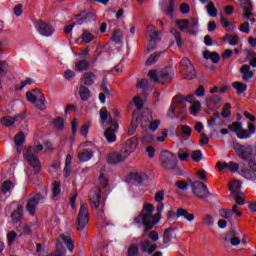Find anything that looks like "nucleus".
<instances>
[{
	"mask_svg": "<svg viewBox=\"0 0 256 256\" xmlns=\"http://www.w3.org/2000/svg\"><path fill=\"white\" fill-rule=\"evenodd\" d=\"M164 208L165 204L158 202L156 206L157 213L153 215L155 206L151 203L144 204L141 212L133 218L135 225H143L144 227L142 237H147V233H149L151 229H154L159 221H161V213H163Z\"/></svg>",
	"mask_w": 256,
	"mask_h": 256,
	"instance_id": "1",
	"label": "nucleus"
},
{
	"mask_svg": "<svg viewBox=\"0 0 256 256\" xmlns=\"http://www.w3.org/2000/svg\"><path fill=\"white\" fill-rule=\"evenodd\" d=\"M100 123H102V125H104V123L109 125V127L104 131V137L107 143H115V141H117L116 133L119 131V122H117V120H113L111 113H109L105 107L100 110Z\"/></svg>",
	"mask_w": 256,
	"mask_h": 256,
	"instance_id": "2",
	"label": "nucleus"
},
{
	"mask_svg": "<svg viewBox=\"0 0 256 256\" xmlns=\"http://www.w3.org/2000/svg\"><path fill=\"white\" fill-rule=\"evenodd\" d=\"M39 151H43V145L38 144L36 146H30L27 148L26 153L24 154V159H26L28 165L32 167L34 175H39L41 173V160H39Z\"/></svg>",
	"mask_w": 256,
	"mask_h": 256,
	"instance_id": "3",
	"label": "nucleus"
},
{
	"mask_svg": "<svg viewBox=\"0 0 256 256\" xmlns=\"http://www.w3.org/2000/svg\"><path fill=\"white\" fill-rule=\"evenodd\" d=\"M229 131L236 133L238 139H251L252 135H255L256 128L253 123H248V130L243 129V124L241 122H233L228 125Z\"/></svg>",
	"mask_w": 256,
	"mask_h": 256,
	"instance_id": "4",
	"label": "nucleus"
},
{
	"mask_svg": "<svg viewBox=\"0 0 256 256\" xmlns=\"http://www.w3.org/2000/svg\"><path fill=\"white\" fill-rule=\"evenodd\" d=\"M175 111L178 115H183L187 111V104L185 103V97L176 95L172 104L170 105L167 115L170 119H175Z\"/></svg>",
	"mask_w": 256,
	"mask_h": 256,
	"instance_id": "5",
	"label": "nucleus"
},
{
	"mask_svg": "<svg viewBox=\"0 0 256 256\" xmlns=\"http://www.w3.org/2000/svg\"><path fill=\"white\" fill-rule=\"evenodd\" d=\"M160 164L167 171H175L177 169V156L168 150H164L160 154Z\"/></svg>",
	"mask_w": 256,
	"mask_h": 256,
	"instance_id": "6",
	"label": "nucleus"
},
{
	"mask_svg": "<svg viewBox=\"0 0 256 256\" xmlns=\"http://www.w3.org/2000/svg\"><path fill=\"white\" fill-rule=\"evenodd\" d=\"M180 67L183 79H186L187 81H192V79H195V77H197L195 67L193 66L189 58H182V60L180 61Z\"/></svg>",
	"mask_w": 256,
	"mask_h": 256,
	"instance_id": "7",
	"label": "nucleus"
},
{
	"mask_svg": "<svg viewBox=\"0 0 256 256\" xmlns=\"http://www.w3.org/2000/svg\"><path fill=\"white\" fill-rule=\"evenodd\" d=\"M89 224V209L84 203L80 204V209L76 219V229L77 231H83Z\"/></svg>",
	"mask_w": 256,
	"mask_h": 256,
	"instance_id": "8",
	"label": "nucleus"
},
{
	"mask_svg": "<svg viewBox=\"0 0 256 256\" xmlns=\"http://www.w3.org/2000/svg\"><path fill=\"white\" fill-rule=\"evenodd\" d=\"M191 187L192 193L197 199H207L208 197H213V194L209 192V188L201 181L192 182Z\"/></svg>",
	"mask_w": 256,
	"mask_h": 256,
	"instance_id": "9",
	"label": "nucleus"
},
{
	"mask_svg": "<svg viewBox=\"0 0 256 256\" xmlns=\"http://www.w3.org/2000/svg\"><path fill=\"white\" fill-rule=\"evenodd\" d=\"M234 151L236 152V155L244 161L250 160L252 157H255V155H253V146L251 145H243L237 143L234 146Z\"/></svg>",
	"mask_w": 256,
	"mask_h": 256,
	"instance_id": "10",
	"label": "nucleus"
},
{
	"mask_svg": "<svg viewBox=\"0 0 256 256\" xmlns=\"http://www.w3.org/2000/svg\"><path fill=\"white\" fill-rule=\"evenodd\" d=\"M88 199L94 209H99L101 207V187L92 188L88 194Z\"/></svg>",
	"mask_w": 256,
	"mask_h": 256,
	"instance_id": "11",
	"label": "nucleus"
},
{
	"mask_svg": "<svg viewBox=\"0 0 256 256\" xmlns=\"http://www.w3.org/2000/svg\"><path fill=\"white\" fill-rule=\"evenodd\" d=\"M137 145H139V138L134 136L128 139L120 149L122 153L129 157V155H131V153L137 149Z\"/></svg>",
	"mask_w": 256,
	"mask_h": 256,
	"instance_id": "12",
	"label": "nucleus"
},
{
	"mask_svg": "<svg viewBox=\"0 0 256 256\" xmlns=\"http://www.w3.org/2000/svg\"><path fill=\"white\" fill-rule=\"evenodd\" d=\"M127 155L123 153L120 149L119 152H112L107 156V163L109 165H119V163H123L127 159Z\"/></svg>",
	"mask_w": 256,
	"mask_h": 256,
	"instance_id": "13",
	"label": "nucleus"
},
{
	"mask_svg": "<svg viewBox=\"0 0 256 256\" xmlns=\"http://www.w3.org/2000/svg\"><path fill=\"white\" fill-rule=\"evenodd\" d=\"M41 193L35 194L32 198H30L26 204V209L28 212H30V215H35L37 211V205H39V202L42 199Z\"/></svg>",
	"mask_w": 256,
	"mask_h": 256,
	"instance_id": "14",
	"label": "nucleus"
},
{
	"mask_svg": "<svg viewBox=\"0 0 256 256\" xmlns=\"http://www.w3.org/2000/svg\"><path fill=\"white\" fill-rule=\"evenodd\" d=\"M38 33L42 35L43 37H51L55 30H53V27L47 22H44L43 20L38 21V28H37Z\"/></svg>",
	"mask_w": 256,
	"mask_h": 256,
	"instance_id": "15",
	"label": "nucleus"
},
{
	"mask_svg": "<svg viewBox=\"0 0 256 256\" xmlns=\"http://www.w3.org/2000/svg\"><path fill=\"white\" fill-rule=\"evenodd\" d=\"M64 245H66L67 249L70 251V253H73V249H75V244L73 243V239H71L69 236L62 234L60 236V240L56 241V248L61 249L63 247L62 242Z\"/></svg>",
	"mask_w": 256,
	"mask_h": 256,
	"instance_id": "16",
	"label": "nucleus"
},
{
	"mask_svg": "<svg viewBox=\"0 0 256 256\" xmlns=\"http://www.w3.org/2000/svg\"><path fill=\"white\" fill-rule=\"evenodd\" d=\"M140 251L142 255H153L155 251H157V244H151V241L149 240H142L140 242Z\"/></svg>",
	"mask_w": 256,
	"mask_h": 256,
	"instance_id": "17",
	"label": "nucleus"
},
{
	"mask_svg": "<svg viewBox=\"0 0 256 256\" xmlns=\"http://www.w3.org/2000/svg\"><path fill=\"white\" fill-rule=\"evenodd\" d=\"M173 75H175V72L171 67L162 68L159 73L160 83H167V81H172Z\"/></svg>",
	"mask_w": 256,
	"mask_h": 256,
	"instance_id": "18",
	"label": "nucleus"
},
{
	"mask_svg": "<svg viewBox=\"0 0 256 256\" xmlns=\"http://www.w3.org/2000/svg\"><path fill=\"white\" fill-rule=\"evenodd\" d=\"M23 119H25V114H19L14 117H4L1 119V123L4 127H11L15 125V121H23Z\"/></svg>",
	"mask_w": 256,
	"mask_h": 256,
	"instance_id": "19",
	"label": "nucleus"
},
{
	"mask_svg": "<svg viewBox=\"0 0 256 256\" xmlns=\"http://www.w3.org/2000/svg\"><path fill=\"white\" fill-rule=\"evenodd\" d=\"M10 217L14 225L16 223H21L23 219V206L22 205L17 206V209L11 213Z\"/></svg>",
	"mask_w": 256,
	"mask_h": 256,
	"instance_id": "20",
	"label": "nucleus"
},
{
	"mask_svg": "<svg viewBox=\"0 0 256 256\" xmlns=\"http://www.w3.org/2000/svg\"><path fill=\"white\" fill-rule=\"evenodd\" d=\"M32 93H38V98L36 99V103L34 104L37 109L40 111H44L45 109V95L40 93L39 89L32 90Z\"/></svg>",
	"mask_w": 256,
	"mask_h": 256,
	"instance_id": "21",
	"label": "nucleus"
},
{
	"mask_svg": "<svg viewBox=\"0 0 256 256\" xmlns=\"http://www.w3.org/2000/svg\"><path fill=\"white\" fill-rule=\"evenodd\" d=\"M82 79L83 84L86 85V87H91V85L95 84V79H97V76L93 72H85Z\"/></svg>",
	"mask_w": 256,
	"mask_h": 256,
	"instance_id": "22",
	"label": "nucleus"
},
{
	"mask_svg": "<svg viewBox=\"0 0 256 256\" xmlns=\"http://www.w3.org/2000/svg\"><path fill=\"white\" fill-rule=\"evenodd\" d=\"M76 19H79L80 23H87L92 21V19H95V14L93 12H87L84 10L76 16Z\"/></svg>",
	"mask_w": 256,
	"mask_h": 256,
	"instance_id": "23",
	"label": "nucleus"
},
{
	"mask_svg": "<svg viewBox=\"0 0 256 256\" xmlns=\"http://www.w3.org/2000/svg\"><path fill=\"white\" fill-rule=\"evenodd\" d=\"M78 159L81 163L90 161V159H93V150L84 149L83 151L78 153Z\"/></svg>",
	"mask_w": 256,
	"mask_h": 256,
	"instance_id": "24",
	"label": "nucleus"
},
{
	"mask_svg": "<svg viewBox=\"0 0 256 256\" xmlns=\"http://www.w3.org/2000/svg\"><path fill=\"white\" fill-rule=\"evenodd\" d=\"M203 57L206 60L211 59L212 63L217 64L219 61H221V56L217 52H211L209 50H206L203 52Z\"/></svg>",
	"mask_w": 256,
	"mask_h": 256,
	"instance_id": "25",
	"label": "nucleus"
},
{
	"mask_svg": "<svg viewBox=\"0 0 256 256\" xmlns=\"http://www.w3.org/2000/svg\"><path fill=\"white\" fill-rule=\"evenodd\" d=\"M11 70V66L5 60H0V89H3V84L1 83V77H5L7 73Z\"/></svg>",
	"mask_w": 256,
	"mask_h": 256,
	"instance_id": "26",
	"label": "nucleus"
},
{
	"mask_svg": "<svg viewBox=\"0 0 256 256\" xmlns=\"http://www.w3.org/2000/svg\"><path fill=\"white\" fill-rule=\"evenodd\" d=\"M176 217L177 218L184 217V219H186V221H194L195 214L189 213V211H187L186 209L177 208V210H176Z\"/></svg>",
	"mask_w": 256,
	"mask_h": 256,
	"instance_id": "27",
	"label": "nucleus"
},
{
	"mask_svg": "<svg viewBox=\"0 0 256 256\" xmlns=\"http://www.w3.org/2000/svg\"><path fill=\"white\" fill-rule=\"evenodd\" d=\"M91 67V62L87 61L86 59L80 60L75 63L76 71H89Z\"/></svg>",
	"mask_w": 256,
	"mask_h": 256,
	"instance_id": "28",
	"label": "nucleus"
},
{
	"mask_svg": "<svg viewBox=\"0 0 256 256\" xmlns=\"http://www.w3.org/2000/svg\"><path fill=\"white\" fill-rule=\"evenodd\" d=\"M79 96L82 101H89L91 99V90L87 86H80Z\"/></svg>",
	"mask_w": 256,
	"mask_h": 256,
	"instance_id": "29",
	"label": "nucleus"
},
{
	"mask_svg": "<svg viewBox=\"0 0 256 256\" xmlns=\"http://www.w3.org/2000/svg\"><path fill=\"white\" fill-rule=\"evenodd\" d=\"M170 33L175 38L177 47L181 49V47H183V39L181 38V32L175 28H171Z\"/></svg>",
	"mask_w": 256,
	"mask_h": 256,
	"instance_id": "30",
	"label": "nucleus"
},
{
	"mask_svg": "<svg viewBox=\"0 0 256 256\" xmlns=\"http://www.w3.org/2000/svg\"><path fill=\"white\" fill-rule=\"evenodd\" d=\"M14 143L17 147V149H19V147L23 146V143H25V133L23 131H19L15 137H14Z\"/></svg>",
	"mask_w": 256,
	"mask_h": 256,
	"instance_id": "31",
	"label": "nucleus"
},
{
	"mask_svg": "<svg viewBox=\"0 0 256 256\" xmlns=\"http://www.w3.org/2000/svg\"><path fill=\"white\" fill-rule=\"evenodd\" d=\"M229 191H231V195H238L241 193V183L239 181H233L229 184Z\"/></svg>",
	"mask_w": 256,
	"mask_h": 256,
	"instance_id": "32",
	"label": "nucleus"
},
{
	"mask_svg": "<svg viewBox=\"0 0 256 256\" xmlns=\"http://www.w3.org/2000/svg\"><path fill=\"white\" fill-rule=\"evenodd\" d=\"M233 89H236L237 95H241L242 93H245L247 91V84L242 83V82H234L232 83Z\"/></svg>",
	"mask_w": 256,
	"mask_h": 256,
	"instance_id": "33",
	"label": "nucleus"
},
{
	"mask_svg": "<svg viewBox=\"0 0 256 256\" xmlns=\"http://www.w3.org/2000/svg\"><path fill=\"white\" fill-rule=\"evenodd\" d=\"M111 40L117 45H120V43H123V32L120 29L115 30L112 34Z\"/></svg>",
	"mask_w": 256,
	"mask_h": 256,
	"instance_id": "34",
	"label": "nucleus"
},
{
	"mask_svg": "<svg viewBox=\"0 0 256 256\" xmlns=\"http://www.w3.org/2000/svg\"><path fill=\"white\" fill-rule=\"evenodd\" d=\"M161 55H163V52H155L153 54H151L148 59L146 60V65L150 66V65H155V63H157V61H159V57H161Z\"/></svg>",
	"mask_w": 256,
	"mask_h": 256,
	"instance_id": "35",
	"label": "nucleus"
},
{
	"mask_svg": "<svg viewBox=\"0 0 256 256\" xmlns=\"http://www.w3.org/2000/svg\"><path fill=\"white\" fill-rule=\"evenodd\" d=\"M81 39L83 43L87 45V43H91V41L95 39V36L93 35V33L89 32V30H83Z\"/></svg>",
	"mask_w": 256,
	"mask_h": 256,
	"instance_id": "36",
	"label": "nucleus"
},
{
	"mask_svg": "<svg viewBox=\"0 0 256 256\" xmlns=\"http://www.w3.org/2000/svg\"><path fill=\"white\" fill-rule=\"evenodd\" d=\"M173 231H175V228H173V227H169L164 230L163 243L165 245H167V243H170L171 239H173V236L171 235V233H173Z\"/></svg>",
	"mask_w": 256,
	"mask_h": 256,
	"instance_id": "37",
	"label": "nucleus"
},
{
	"mask_svg": "<svg viewBox=\"0 0 256 256\" xmlns=\"http://www.w3.org/2000/svg\"><path fill=\"white\" fill-rule=\"evenodd\" d=\"M241 173L245 179H248L250 181H255L256 179V171L255 170H249V169H242Z\"/></svg>",
	"mask_w": 256,
	"mask_h": 256,
	"instance_id": "38",
	"label": "nucleus"
},
{
	"mask_svg": "<svg viewBox=\"0 0 256 256\" xmlns=\"http://www.w3.org/2000/svg\"><path fill=\"white\" fill-rule=\"evenodd\" d=\"M175 24L180 31H187L189 29L190 22L187 19H181L176 20Z\"/></svg>",
	"mask_w": 256,
	"mask_h": 256,
	"instance_id": "39",
	"label": "nucleus"
},
{
	"mask_svg": "<svg viewBox=\"0 0 256 256\" xmlns=\"http://www.w3.org/2000/svg\"><path fill=\"white\" fill-rule=\"evenodd\" d=\"M218 103H221V96L219 95H213L206 99V104L208 107H211L212 105H218Z\"/></svg>",
	"mask_w": 256,
	"mask_h": 256,
	"instance_id": "40",
	"label": "nucleus"
},
{
	"mask_svg": "<svg viewBox=\"0 0 256 256\" xmlns=\"http://www.w3.org/2000/svg\"><path fill=\"white\" fill-rule=\"evenodd\" d=\"M139 127V122L137 119L135 120V114H133V120L130 123V127L128 128V135H134Z\"/></svg>",
	"mask_w": 256,
	"mask_h": 256,
	"instance_id": "41",
	"label": "nucleus"
},
{
	"mask_svg": "<svg viewBox=\"0 0 256 256\" xmlns=\"http://www.w3.org/2000/svg\"><path fill=\"white\" fill-rule=\"evenodd\" d=\"M208 15L210 17H217V8L215 7V3L213 1H210L206 7Z\"/></svg>",
	"mask_w": 256,
	"mask_h": 256,
	"instance_id": "42",
	"label": "nucleus"
},
{
	"mask_svg": "<svg viewBox=\"0 0 256 256\" xmlns=\"http://www.w3.org/2000/svg\"><path fill=\"white\" fill-rule=\"evenodd\" d=\"M11 187H13V182L11 180L4 181L1 186V191L3 195H7V193L11 191Z\"/></svg>",
	"mask_w": 256,
	"mask_h": 256,
	"instance_id": "43",
	"label": "nucleus"
},
{
	"mask_svg": "<svg viewBox=\"0 0 256 256\" xmlns=\"http://www.w3.org/2000/svg\"><path fill=\"white\" fill-rule=\"evenodd\" d=\"M53 125L57 131H63V127H65V120H63L61 117H58L54 120Z\"/></svg>",
	"mask_w": 256,
	"mask_h": 256,
	"instance_id": "44",
	"label": "nucleus"
},
{
	"mask_svg": "<svg viewBox=\"0 0 256 256\" xmlns=\"http://www.w3.org/2000/svg\"><path fill=\"white\" fill-rule=\"evenodd\" d=\"M221 116H222L224 119H227L228 117H231V103H226V104L222 107Z\"/></svg>",
	"mask_w": 256,
	"mask_h": 256,
	"instance_id": "45",
	"label": "nucleus"
},
{
	"mask_svg": "<svg viewBox=\"0 0 256 256\" xmlns=\"http://www.w3.org/2000/svg\"><path fill=\"white\" fill-rule=\"evenodd\" d=\"M219 117H221V114H219V112H215L210 117V119L207 120L208 127H215V125H217V119H219Z\"/></svg>",
	"mask_w": 256,
	"mask_h": 256,
	"instance_id": "46",
	"label": "nucleus"
},
{
	"mask_svg": "<svg viewBox=\"0 0 256 256\" xmlns=\"http://www.w3.org/2000/svg\"><path fill=\"white\" fill-rule=\"evenodd\" d=\"M98 183L99 187H102L103 189H107V187H109V181L105 178V174H103V172L99 175Z\"/></svg>",
	"mask_w": 256,
	"mask_h": 256,
	"instance_id": "47",
	"label": "nucleus"
},
{
	"mask_svg": "<svg viewBox=\"0 0 256 256\" xmlns=\"http://www.w3.org/2000/svg\"><path fill=\"white\" fill-rule=\"evenodd\" d=\"M127 256H139V245H131L127 250Z\"/></svg>",
	"mask_w": 256,
	"mask_h": 256,
	"instance_id": "48",
	"label": "nucleus"
},
{
	"mask_svg": "<svg viewBox=\"0 0 256 256\" xmlns=\"http://www.w3.org/2000/svg\"><path fill=\"white\" fill-rule=\"evenodd\" d=\"M61 193V182L59 181H54L53 182V187H52V194L53 197L59 196Z\"/></svg>",
	"mask_w": 256,
	"mask_h": 256,
	"instance_id": "49",
	"label": "nucleus"
},
{
	"mask_svg": "<svg viewBox=\"0 0 256 256\" xmlns=\"http://www.w3.org/2000/svg\"><path fill=\"white\" fill-rule=\"evenodd\" d=\"M219 215L220 217H222V219H231V217H233L231 209H227V208L220 209Z\"/></svg>",
	"mask_w": 256,
	"mask_h": 256,
	"instance_id": "50",
	"label": "nucleus"
},
{
	"mask_svg": "<svg viewBox=\"0 0 256 256\" xmlns=\"http://www.w3.org/2000/svg\"><path fill=\"white\" fill-rule=\"evenodd\" d=\"M129 177L130 179H132V181H135L136 183H138V185H142L143 181H145L143 176L139 173H130Z\"/></svg>",
	"mask_w": 256,
	"mask_h": 256,
	"instance_id": "51",
	"label": "nucleus"
},
{
	"mask_svg": "<svg viewBox=\"0 0 256 256\" xmlns=\"http://www.w3.org/2000/svg\"><path fill=\"white\" fill-rule=\"evenodd\" d=\"M148 77L153 83H161V80L159 79V74L157 73V70H150L148 72Z\"/></svg>",
	"mask_w": 256,
	"mask_h": 256,
	"instance_id": "52",
	"label": "nucleus"
},
{
	"mask_svg": "<svg viewBox=\"0 0 256 256\" xmlns=\"http://www.w3.org/2000/svg\"><path fill=\"white\" fill-rule=\"evenodd\" d=\"M191 158L194 163H199L203 159V152L201 150H195L192 152Z\"/></svg>",
	"mask_w": 256,
	"mask_h": 256,
	"instance_id": "53",
	"label": "nucleus"
},
{
	"mask_svg": "<svg viewBox=\"0 0 256 256\" xmlns=\"http://www.w3.org/2000/svg\"><path fill=\"white\" fill-rule=\"evenodd\" d=\"M100 89L105 93V95H111V91L107 88V76H104L100 84Z\"/></svg>",
	"mask_w": 256,
	"mask_h": 256,
	"instance_id": "54",
	"label": "nucleus"
},
{
	"mask_svg": "<svg viewBox=\"0 0 256 256\" xmlns=\"http://www.w3.org/2000/svg\"><path fill=\"white\" fill-rule=\"evenodd\" d=\"M38 97H39V95L33 94L32 91H28L26 93V99H27V101H29V103H32V105H35L37 103Z\"/></svg>",
	"mask_w": 256,
	"mask_h": 256,
	"instance_id": "55",
	"label": "nucleus"
},
{
	"mask_svg": "<svg viewBox=\"0 0 256 256\" xmlns=\"http://www.w3.org/2000/svg\"><path fill=\"white\" fill-rule=\"evenodd\" d=\"M175 186L179 191H187L189 184L185 180H179L175 183Z\"/></svg>",
	"mask_w": 256,
	"mask_h": 256,
	"instance_id": "56",
	"label": "nucleus"
},
{
	"mask_svg": "<svg viewBox=\"0 0 256 256\" xmlns=\"http://www.w3.org/2000/svg\"><path fill=\"white\" fill-rule=\"evenodd\" d=\"M175 11V0H169V5L166 9V15H169V17H173V13Z\"/></svg>",
	"mask_w": 256,
	"mask_h": 256,
	"instance_id": "57",
	"label": "nucleus"
},
{
	"mask_svg": "<svg viewBox=\"0 0 256 256\" xmlns=\"http://www.w3.org/2000/svg\"><path fill=\"white\" fill-rule=\"evenodd\" d=\"M17 239V232L16 231H9L7 233V240H8V245H13V242Z\"/></svg>",
	"mask_w": 256,
	"mask_h": 256,
	"instance_id": "58",
	"label": "nucleus"
},
{
	"mask_svg": "<svg viewBox=\"0 0 256 256\" xmlns=\"http://www.w3.org/2000/svg\"><path fill=\"white\" fill-rule=\"evenodd\" d=\"M154 199L157 203H163V200L165 199V190L156 192Z\"/></svg>",
	"mask_w": 256,
	"mask_h": 256,
	"instance_id": "59",
	"label": "nucleus"
},
{
	"mask_svg": "<svg viewBox=\"0 0 256 256\" xmlns=\"http://www.w3.org/2000/svg\"><path fill=\"white\" fill-rule=\"evenodd\" d=\"M19 229H22L24 235H31V233H33V230L31 229V226H29L27 224L24 225V226L19 225L17 227V231H19Z\"/></svg>",
	"mask_w": 256,
	"mask_h": 256,
	"instance_id": "60",
	"label": "nucleus"
},
{
	"mask_svg": "<svg viewBox=\"0 0 256 256\" xmlns=\"http://www.w3.org/2000/svg\"><path fill=\"white\" fill-rule=\"evenodd\" d=\"M148 239H151V241H153V243L159 241V232L152 230L149 232L148 234Z\"/></svg>",
	"mask_w": 256,
	"mask_h": 256,
	"instance_id": "61",
	"label": "nucleus"
},
{
	"mask_svg": "<svg viewBox=\"0 0 256 256\" xmlns=\"http://www.w3.org/2000/svg\"><path fill=\"white\" fill-rule=\"evenodd\" d=\"M241 195H243V193L232 195L233 199L236 201V205H245V199L241 198Z\"/></svg>",
	"mask_w": 256,
	"mask_h": 256,
	"instance_id": "62",
	"label": "nucleus"
},
{
	"mask_svg": "<svg viewBox=\"0 0 256 256\" xmlns=\"http://www.w3.org/2000/svg\"><path fill=\"white\" fill-rule=\"evenodd\" d=\"M239 31L242 33H250L251 28L249 27V22H244L240 25Z\"/></svg>",
	"mask_w": 256,
	"mask_h": 256,
	"instance_id": "63",
	"label": "nucleus"
},
{
	"mask_svg": "<svg viewBox=\"0 0 256 256\" xmlns=\"http://www.w3.org/2000/svg\"><path fill=\"white\" fill-rule=\"evenodd\" d=\"M133 101L137 109H143V100L141 99V97L135 96Z\"/></svg>",
	"mask_w": 256,
	"mask_h": 256,
	"instance_id": "64",
	"label": "nucleus"
}]
</instances>
